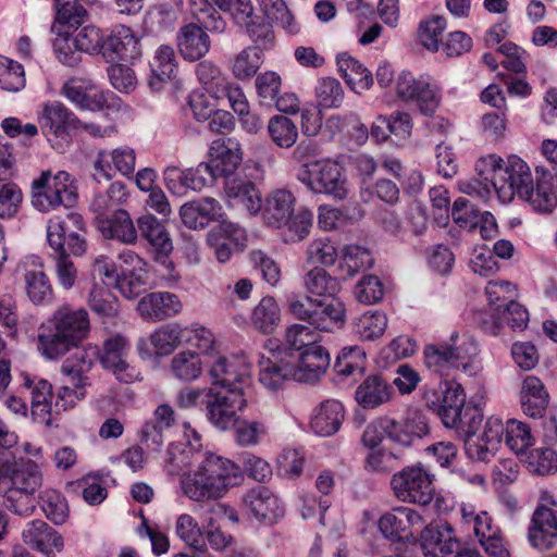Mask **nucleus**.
I'll return each mask as SVG.
<instances>
[{
    "label": "nucleus",
    "instance_id": "obj_1",
    "mask_svg": "<svg viewBox=\"0 0 557 557\" xmlns=\"http://www.w3.org/2000/svg\"><path fill=\"white\" fill-rule=\"evenodd\" d=\"M194 460L196 468L189 470L181 481L184 495L193 502L218 500L243 481L238 465L211 450L196 455Z\"/></svg>",
    "mask_w": 557,
    "mask_h": 557
},
{
    "label": "nucleus",
    "instance_id": "obj_2",
    "mask_svg": "<svg viewBox=\"0 0 557 557\" xmlns=\"http://www.w3.org/2000/svg\"><path fill=\"white\" fill-rule=\"evenodd\" d=\"M90 323L85 309L60 306L38 331V349L50 360L59 359L76 347L89 333Z\"/></svg>",
    "mask_w": 557,
    "mask_h": 557
},
{
    "label": "nucleus",
    "instance_id": "obj_3",
    "mask_svg": "<svg viewBox=\"0 0 557 557\" xmlns=\"http://www.w3.org/2000/svg\"><path fill=\"white\" fill-rule=\"evenodd\" d=\"M296 196L287 188L268 193L262 202V219L265 225L280 231L286 244L306 239L313 225V212L307 208L295 211Z\"/></svg>",
    "mask_w": 557,
    "mask_h": 557
},
{
    "label": "nucleus",
    "instance_id": "obj_4",
    "mask_svg": "<svg viewBox=\"0 0 557 557\" xmlns=\"http://www.w3.org/2000/svg\"><path fill=\"white\" fill-rule=\"evenodd\" d=\"M478 175L488 180L503 203L510 202L516 195L520 198L530 194L533 184L528 164L518 156H509L506 161L496 154H488L478 160L475 164Z\"/></svg>",
    "mask_w": 557,
    "mask_h": 557
},
{
    "label": "nucleus",
    "instance_id": "obj_5",
    "mask_svg": "<svg viewBox=\"0 0 557 557\" xmlns=\"http://www.w3.org/2000/svg\"><path fill=\"white\" fill-rule=\"evenodd\" d=\"M32 205L40 212H49L61 205H74L76 194L73 190L71 175L65 171H41L32 182Z\"/></svg>",
    "mask_w": 557,
    "mask_h": 557
},
{
    "label": "nucleus",
    "instance_id": "obj_6",
    "mask_svg": "<svg viewBox=\"0 0 557 557\" xmlns=\"http://www.w3.org/2000/svg\"><path fill=\"white\" fill-rule=\"evenodd\" d=\"M297 180L314 194H324L343 200L348 195L347 178L343 166L332 159L304 163Z\"/></svg>",
    "mask_w": 557,
    "mask_h": 557
},
{
    "label": "nucleus",
    "instance_id": "obj_7",
    "mask_svg": "<svg viewBox=\"0 0 557 557\" xmlns=\"http://www.w3.org/2000/svg\"><path fill=\"white\" fill-rule=\"evenodd\" d=\"M41 133L51 146L63 152L72 143L78 117L63 102L46 101L37 114Z\"/></svg>",
    "mask_w": 557,
    "mask_h": 557
},
{
    "label": "nucleus",
    "instance_id": "obj_8",
    "mask_svg": "<svg viewBox=\"0 0 557 557\" xmlns=\"http://www.w3.org/2000/svg\"><path fill=\"white\" fill-rule=\"evenodd\" d=\"M137 226L152 247L157 275L166 283L177 282L180 274L170 259L173 244L164 225L154 215L147 213L138 218Z\"/></svg>",
    "mask_w": 557,
    "mask_h": 557
},
{
    "label": "nucleus",
    "instance_id": "obj_9",
    "mask_svg": "<svg viewBox=\"0 0 557 557\" xmlns=\"http://www.w3.org/2000/svg\"><path fill=\"white\" fill-rule=\"evenodd\" d=\"M461 522L471 530L488 557H509L500 528L491 515L470 503L460 505Z\"/></svg>",
    "mask_w": 557,
    "mask_h": 557
},
{
    "label": "nucleus",
    "instance_id": "obj_10",
    "mask_svg": "<svg viewBox=\"0 0 557 557\" xmlns=\"http://www.w3.org/2000/svg\"><path fill=\"white\" fill-rule=\"evenodd\" d=\"M422 399L446 428H459L462 412L466 409V393L463 387L455 381L440 383L438 388H426Z\"/></svg>",
    "mask_w": 557,
    "mask_h": 557
},
{
    "label": "nucleus",
    "instance_id": "obj_11",
    "mask_svg": "<svg viewBox=\"0 0 557 557\" xmlns=\"http://www.w3.org/2000/svg\"><path fill=\"white\" fill-rule=\"evenodd\" d=\"M391 487L399 500L420 506L429 505L435 493L433 475L420 463L394 473Z\"/></svg>",
    "mask_w": 557,
    "mask_h": 557
},
{
    "label": "nucleus",
    "instance_id": "obj_12",
    "mask_svg": "<svg viewBox=\"0 0 557 557\" xmlns=\"http://www.w3.org/2000/svg\"><path fill=\"white\" fill-rule=\"evenodd\" d=\"M554 497L546 491L542 492L528 528V542L539 552H546L557 546V513Z\"/></svg>",
    "mask_w": 557,
    "mask_h": 557
},
{
    "label": "nucleus",
    "instance_id": "obj_13",
    "mask_svg": "<svg viewBox=\"0 0 557 557\" xmlns=\"http://www.w3.org/2000/svg\"><path fill=\"white\" fill-rule=\"evenodd\" d=\"M207 364L211 383L223 387L222 392L246 395L250 389V370L244 360L213 355Z\"/></svg>",
    "mask_w": 557,
    "mask_h": 557
},
{
    "label": "nucleus",
    "instance_id": "obj_14",
    "mask_svg": "<svg viewBox=\"0 0 557 557\" xmlns=\"http://www.w3.org/2000/svg\"><path fill=\"white\" fill-rule=\"evenodd\" d=\"M129 351V341L125 336L116 334L103 342L102 350L98 355L102 367L110 370L120 382L125 384L134 382L139 376V372L127 361Z\"/></svg>",
    "mask_w": 557,
    "mask_h": 557
},
{
    "label": "nucleus",
    "instance_id": "obj_15",
    "mask_svg": "<svg viewBox=\"0 0 557 557\" xmlns=\"http://www.w3.org/2000/svg\"><path fill=\"white\" fill-rule=\"evenodd\" d=\"M377 524L385 537L393 541H408L421 533L425 520L417 510L398 506L384 513Z\"/></svg>",
    "mask_w": 557,
    "mask_h": 557
},
{
    "label": "nucleus",
    "instance_id": "obj_16",
    "mask_svg": "<svg viewBox=\"0 0 557 557\" xmlns=\"http://www.w3.org/2000/svg\"><path fill=\"white\" fill-rule=\"evenodd\" d=\"M211 159L205 162V173L215 180L228 177L239 166L243 152L239 143L235 138L216 139L210 147Z\"/></svg>",
    "mask_w": 557,
    "mask_h": 557
},
{
    "label": "nucleus",
    "instance_id": "obj_17",
    "mask_svg": "<svg viewBox=\"0 0 557 557\" xmlns=\"http://www.w3.org/2000/svg\"><path fill=\"white\" fill-rule=\"evenodd\" d=\"M505 433V425L499 418L490 417L478 436L465 440L467 456L475 461L488 462L494 457Z\"/></svg>",
    "mask_w": 557,
    "mask_h": 557
},
{
    "label": "nucleus",
    "instance_id": "obj_18",
    "mask_svg": "<svg viewBox=\"0 0 557 557\" xmlns=\"http://www.w3.org/2000/svg\"><path fill=\"white\" fill-rule=\"evenodd\" d=\"M60 94L81 110L100 111L107 106L104 92L90 78L72 77L63 84Z\"/></svg>",
    "mask_w": 557,
    "mask_h": 557
},
{
    "label": "nucleus",
    "instance_id": "obj_19",
    "mask_svg": "<svg viewBox=\"0 0 557 557\" xmlns=\"http://www.w3.org/2000/svg\"><path fill=\"white\" fill-rule=\"evenodd\" d=\"M246 406L245 394L219 392L207 404V417L215 428L225 431L235 426L237 412Z\"/></svg>",
    "mask_w": 557,
    "mask_h": 557
},
{
    "label": "nucleus",
    "instance_id": "obj_20",
    "mask_svg": "<svg viewBox=\"0 0 557 557\" xmlns=\"http://www.w3.org/2000/svg\"><path fill=\"white\" fill-rule=\"evenodd\" d=\"M101 54L108 62L136 60L141 55L139 39L129 27L116 26L103 38Z\"/></svg>",
    "mask_w": 557,
    "mask_h": 557
},
{
    "label": "nucleus",
    "instance_id": "obj_21",
    "mask_svg": "<svg viewBox=\"0 0 557 557\" xmlns=\"http://www.w3.org/2000/svg\"><path fill=\"white\" fill-rule=\"evenodd\" d=\"M420 540L425 557H455L459 550V543L446 522L424 524Z\"/></svg>",
    "mask_w": 557,
    "mask_h": 557
},
{
    "label": "nucleus",
    "instance_id": "obj_22",
    "mask_svg": "<svg viewBox=\"0 0 557 557\" xmlns=\"http://www.w3.org/2000/svg\"><path fill=\"white\" fill-rule=\"evenodd\" d=\"M446 346L449 347L456 370H461L469 376H475L482 370L478 343L472 336L455 332L446 342Z\"/></svg>",
    "mask_w": 557,
    "mask_h": 557
},
{
    "label": "nucleus",
    "instance_id": "obj_23",
    "mask_svg": "<svg viewBox=\"0 0 557 557\" xmlns=\"http://www.w3.org/2000/svg\"><path fill=\"white\" fill-rule=\"evenodd\" d=\"M183 310L178 296L169 292H154L144 296L137 305L140 317L147 321H163Z\"/></svg>",
    "mask_w": 557,
    "mask_h": 557
},
{
    "label": "nucleus",
    "instance_id": "obj_24",
    "mask_svg": "<svg viewBox=\"0 0 557 557\" xmlns=\"http://www.w3.org/2000/svg\"><path fill=\"white\" fill-rule=\"evenodd\" d=\"M505 312H487L481 321L482 330L493 336L500 333L503 326L507 324L513 331H522L528 326L529 312L518 301H507L502 308Z\"/></svg>",
    "mask_w": 557,
    "mask_h": 557
},
{
    "label": "nucleus",
    "instance_id": "obj_25",
    "mask_svg": "<svg viewBox=\"0 0 557 557\" xmlns=\"http://www.w3.org/2000/svg\"><path fill=\"white\" fill-rule=\"evenodd\" d=\"M224 215L221 203L211 197L186 202L180 209L183 224L193 230L205 228L210 222L220 221Z\"/></svg>",
    "mask_w": 557,
    "mask_h": 557
},
{
    "label": "nucleus",
    "instance_id": "obj_26",
    "mask_svg": "<svg viewBox=\"0 0 557 557\" xmlns=\"http://www.w3.org/2000/svg\"><path fill=\"white\" fill-rule=\"evenodd\" d=\"M330 354L321 345H313L300 352L298 362L293 364L294 380L300 383L318 381L330 366Z\"/></svg>",
    "mask_w": 557,
    "mask_h": 557
},
{
    "label": "nucleus",
    "instance_id": "obj_27",
    "mask_svg": "<svg viewBox=\"0 0 557 557\" xmlns=\"http://www.w3.org/2000/svg\"><path fill=\"white\" fill-rule=\"evenodd\" d=\"M22 537L25 544L48 556L63 548L62 536L42 520L28 522L22 532Z\"/></svg>",
    "mask_w": 557,
    "mask_h": 557
},
{
    "label": "nucleus",
    "instance_id": "obj_28",
    "mask_svg": "<svg viewBox=\"0 0 557 557\" xmlns=\"http://www.w3.org/2000/svg\"><path fill=\"white\" fill-rule=\"evenodd\" d=\"M205 162L197 168L182 170L177 166H168L164 170V183L168 189L177 196L185 195L188 190L200 191L207 185Z\"/></svg>",
    "mask_w": 557,
    "mask_h": 557
},
{
    "label": "nucleus",
    "instance_id": "obj_29",
    "mask_svg": "<svg viewBox=\"0 0 557 557\" xmlns=\"http://www.w3.org/2000/svg\"><path fill=\"white\" fill-rule=\"evenodd\" d=\"M23 387L29 393L32 413L41 423L50 425V413L53 410V393L51 384L44 379L30 377L23 373Z\"/></svg>",
    "mask_w": 557,
    "mask_h": 557
},
{
    "label": "nucleus",
    "instance_id": "obj_30",
    "mask_svg": "<svg viewBox=\"0 0 557 557\" xmlns=\"http://www.w3.org/2000/svg\"><path fill=\"white\" fill-rule=\"evenodd\" d=\"M225 195L228 205L243 207L249 214H257L261 211L262 199L256 184L246 178H232L226 182Z\"/></svg>",
    "mask_w": 557,
    "mask_h": 557
},
{
    "label": "nucleus",
    "instance_id": "obj_31",
    "mask_svg": "<svg viewBox=\"0 0 557 557\" xmlns=\"http://www.w3.org/2000/svg\"><path fill=\"white\" fill-rule=\"evenodd\" d=\"M211 46V40L206 30L197 23L182 26L177 33V47L182 57L189 61H196L205 57Z\"/></svg>",
    "mask_w": 557,
    "mask_h": 557
},
{
    "label": "nucleus",
    "instance_id": "obj_32",
    "mask_svg": "<svg viewBox=\"0 0 557 557\" xmlns=\"http://www.w3.org/2000/svg\"><path fill=\"white\" fill-rule=\"evenodd\" d=\"M549 395L535 375H527L521 383L520 404L523 412L534 419L542 418L548 406Z\"/></svg>",
    "mask_w": 557,
    "mask_h": 557
},
{
    "label": "nucleus",
    "instance_id": "obj_33",
    "mask_svg": "<svg viewBox=\"0 0 557 557\" xmlns=\"http://www.w3.org/2000/svg\"><path fill=\"white\" fill-rule=\"evenodd\" d=\"M244 504L256 519L270 523L284 513L277 498L263 486L248 491L244 497Z\"/></svg>",
    "mask_w": 557,
    "mask_h": 557
},
{
    "label": "nucleus",
    "instance_id": "obj_34",
    "mask_svg": "<svg viewBox=\"0 0 557 557\" xmlns=\"http://www.w3.org/2000/svg\"><path fill=\"white\" fill-rule=\"evenodd\" d=\"M392 386L380 375L366 377L355 392L356 401L364 409H374L391 400Z\"/></svg>",
    "mask_w": 557,
    "mask_h": 557
},
{
    "label": "nucleus",
    "instance_id": "obj_35",
    "mask_svg": "<svg viewBox=\"0 0 557 557\" xmlns=\"http://www.w3.org/2000/svg\"><path fill=\"white\" fill-rule=\"evenodd\" d=\"M344 420V407L335 399L323 401L311 417V428L318 435L330 436L336 433Z\"/></svg>",
    "mask_w": 557,
    "mask_h": 557
},
{
    "label": "nucleus",
    "instance_id": "obj_36",
    "mask_svg": "<svg viewBox=\"0 0 557 557\" xmlns=\"http://www.w3.org/2000/svg\"><path fill=\"white\" fill-rule=\"evenodd\" d=\"M308 323L318 333L334 332L341 329L345 323V307L343 302L337 299H332L327 305L317 302Z\"/></svg>",
    "mask_w": 557,
    "mask_h": 557
},
{
    "label": "nucleus",
    "instance_id": "obj_37",
    "mask_svg": "<svg viewBox=\"0 0 557 557\" xmlns=\"http://www.w3.org/2000/svg\"><path fill=\"white\" fill-rule=\"evenodd\" d=\"M83 227V218L77 213H70L65 218L54 215L48 220L47 239L54 252H65V242L69 233Z\"/></svg>",
    "mask_w": 557,
    "mask_h": 557
},
{
    "label": "nucleus",
    "instance_id": "obj_38",
    "mask_svg": "<svg viewBox=\"0 0 557 557\" xmlns=\"http://www.w3.org/2000/svg\"><path fill=\"white\" fill-rule=\"evenodd\" d=\"M151 77L149 85L152 89H160L161 84L170 81L176 72L174 49L170 46H160L150 62Z\"/></svg>",
    "mask_w": 557,
    "mask_h": 557
},
{
    "label": "nucleus",
    "instance_id": "obj_39",
    "mask_svg": "<svg viewBox=\"0 0 557 557\" xmlns=\"http://www.w3.org/2000/svg\"><path fill=\"white\" fill-rule=\"evenodd\" d=\"M187 331L178 323H169L158 327L150 335V344L156 355L169 356L184 343Z\"/></svg>",
    "mask_w": 557,
    "mask_h": 557
},
{
    "label": "nucleus",
    "instance_id": "obj_40",
    "mask_svg": "<svg viewBox=\"0 0 557 557\" xmlns=\"http://www.w3.org/2000/svg\"><path fill=\"white\" fill-rule=\"evenodd\" d=\"M292 363L284 360H262L260 362L259 382L269 391L275 392L288 380H294Z\"/></svg>",
    "mask_w": 557,
    "mask_h": 557
},
{
    "label": "nucleus",
    "instance_id": "obj_41",
    "mask_svg": "<svg viewBox=\"0 0 557 557\" xmlns=\"http://www.w3.org/2000/svg\"><path fill=\"white\" fill-rule=\"evenodd\" d=\"M103 235L111 239L132 245L137 240V231L125 210H115L112 216L101 226Z\"/></svg>",
    "mask_w": 557,
    "mask_h": 557
},
{
    "label": "nucleus",
    "instance_id": "obj_42",
    "mask_svg": "<svg viewBox=\"0 0 557 557\" xmlns=\"http://www.w3.org/2000/svg\"><path fill=\"white\" fill-rule=\"evenodd\" d=\"M99 355L97 346L77 350L72 358L66 359L62 364V373L65 377H73L77 384L87 382L86 373L91 369L96 357Z\"/></svg>",
    "mask_w": 557,
    "mask_h": 557
},
{
    "label": "nucleus",
    "instance_id": "obj_43",
    "mask_svg": "<svg viewBox=\"0 0 557 557\" xmlns=\"http://www.w3.org/2000/svg\"><path fill=\"white\" fill-rule=\"evenodd\" d=\"M341 76L352 88H369L372 85L371 73L358 60L343 52L336 58Z\"/></svg>",
    "mask_w": 557,
    "mask_h": 557
},
{
    "label": "nucleus",
    "instance_id": "obj_44",
    "mask_svg": "<svg viewBox=\"0 0 557 557\" xmlns=\"http://www.w3.org/2000/svg\"><path fill=\"white\" fill-rule=\"evenodd\" d=\"M387 317L379 310H369L359 315L352 323V332L363 341L380 338L387 326Z\"/></svg>",
    "mask_w": 557,
    "mask_h": 557
},
{
    "label": "nucleus",
    "instance_id": "obj_45",
    "mask_svg": "<svg viewBox=\"0 0 557 557\" xmlns=\"http://www.w3.org/2000/svg\"><path fill=\"white\" fill-rule=\"evenodd\" d=\"M24 283L26 295L33 304L44 305L52 301V285L44 270H27L24 273Z\"/></svg>",
    "mask_w": 557,
    "mask_h": 557
},
{
    "label": "nucleus",
    "instance_id": "obj_46",
    "mask_svg": "<svg viewBox=\"0 0 557 557\" xmlns=\"http://www.w3.org/2000/svg\"><path fill=\"white\" fill-rule=\"evenodd\" d=\"M281 312L277 302L273 297H263L253 308L251 323L258 331L270 334L278 326Z\"/></svg>",
    "mask_w": 557,
    "mask_h": 557
},
{
    "label": "nucleus",
    "instance_id": "obj_47",
    "mask_svg": "<svg viewBox=\"0 0 557 557\" xmlns=\"http://www.w3.org/2000/svg\"><path fill=\"white\" fill-rule=\"evenodd\" d=\"M268 134L273 144L280 148L288 149L298 139V128L287 116L274 115L268 122Z\"/></svg>",
    "mask_w": 557,
    "mask_h": 557
},
{
    "label": "nucleus",
    "instance_id": "obj_48",
    "mask_svg": "<svg viewBox=\"0 0 557 557\" xmlns=\"http://www.w3.org/2000/svg\"><path fill=\"white\" fill-rule=\"evenodd\" d=\"M304 284L309 294L332 299H335L341 288L338 281L319 267L313 268L305 275Z\"/></svg>",
    "mask_w": 557,
    "mask_h": 557
},
{
    "label": "nucleus",
    "instance_id": "obj_49",
    "mask_svg": "<svg viewBox=\"0 0 557 557\" xmlns=\"http://www.w3.org/2000/svg\"><path fill=\"white\" fill-rule=\"evenodd\" d=\"M57 21L69 27L82 25L87 16V7L95 5L97 0H54Z\"/></svg>",
    "mask_w": 557,
    "mask_h": 557
},
{
    "label": "nucleus",
    "instance_id": "obj_50",
    "mask_svg": "<svg viewBox=\"0 0 557 557\" xmlns=\"http://www.w3.org/2000/svg\"><path fill=\"white\" fill-rule=\"evenodd\" d=\"M170 369L172 374L180 381L191 382L202 373L203 362L198 354L186 350L173 357Z\"/></svg>",
    "mask_w": 557,
    "mask_h": 557
},
{
    "label": "nucleus",
    "instance_id": "obj_51",
    "mask_svg": "<svg viewBox=\"0 0 557 557\" xmlns=\"http://www.w3.org/2000/svg\"><path fill=\"white\" fill-rule=\"evenodd\" d=\"M424 364L433 373L450 376L455 369L449 347L446 343L426 345L423 350Z\"/></svg>",
    "mask_w": 557,
    "mask_h": 557
},
{
    "label": "nucleus",
    "instance_id": "obj_52",
    "mask_svg": "<svg viewBox=\"0 0 557 557\" xmlns=\"http://www.w3.org/2000/svg\"><path fill=\"white\" fill-rule=\"evenodd\" d=\"M429 433V424L421 413L414 411L411 412L404 424H399L396 421V430L393 434V442L400 445L407 446L412 443L413 440H419Z\"/></svg>",
    "mask_w": 557,
    "mask_h": 557
},
{
    "label": "nucleus",
    "instance_id": "obj_53",
    "mask_svg": "<svg viewBox=\"0 0 557 557\" xmlns=\"http://www.w3.org/2000/svg\"><path fill=\"white\" fill-rule=\"evenodd\" d=\"M88 306L101 319L113 318L119 312V300L104 283L92 286Z\"/></svg>",
    "mask_w": 557,
    "mask_h": 557
},
{
    "label": "nucleus",
    "instance_id": "obj_54",
    "mask_svg": "<svg viewBox=\"0 0 557 557\" xmlns=\"http://www.w3.org/2000/svg\"><path fill=\"white\" fill-rule=\"evenodd\" d=\"M196 75L199 83L206 88L212 98L219 99L225 90L227 76L211 61H201L196 66Z\"/></svg>",
    "mask_w": 557,
    "mask_h": 557
},
{
    "label": "nucleus",
    "instance_id": "obj_55",
    "mask_svg": "<svg viewBox=\"0 0 557 557\" xmlns=\"http://www.w3.org/2000/svg\"><path fill=\"white\" fill-rule=\"evenodd\" d=\"M177 20V13L170 3L153 5L145 18V27L151 34H161L171 30Z\"/></svg>",
    "mask_w": 557,
    "mask_h": 557
},
{
    "label": "nucleus",
    "instance_id": "obj_56",
    "mask_svg": "<svg viewBox=\"0 0 557 557\" xmlns=\"http://www.w3.org/2000/svg\"><path fill=\"white\" fill-rule=\"evenodd\" d=\"M366 352L357 345L344 347L336 357L334 368L339 375L351 376L362 374Z\"/></svg>",
    "mask_w": 557,
    "mask_h": 557
},
{
    "label": "nucleus",
    "instance_id": "obj_57",
    "mask_svg": "<svg viewBox=\"0 0 557 557\" xmlns=\"http://www.w3.org/2000/svg\"><path fill=\"white\" fill-rule=\"evenodd\" d=\"M176 535L190 548L198 553L205 550L203 531L199 527L196 519L188 515L182 513L177 517L175 523Z\"/></svg>",
    "mask_w": 557,
    "mask_h": 557
},
{
    "label": "nucleus",
    "instance_id": "obj_58",
    "mask_svg": "<svg viewBox=\"0 0 557 557\" xmlns=\"http://www.w3.org/2000/svg\"><path fill=\"white\" fill-rule=\"evenodd\" d=\"M127 191L122 182L112 183L104 194H97L90 202V209L103 215L110 211L119 210L117 207L125 202Z\"/></svg>",
    "mask_w": 557,
    "mask_h": 557
},
{
    "label": "nucleus",
    "instance_id": "obj_59",
    "mask_svg": "<svg viewBox=\"0 0 557 557\" xmlns=\"http://www.w3.org/2000/svg\"><path fill=\"white\" fill-rule=\"evenodd\" d=\"M315 99L320 108H339L344 100V89L336 78H320L315 86Z\"/></svg>",
    "mask_w": 557,
    "mask_h": 557
},
{
    "label": "nucleus",
    "instance_id": "obj_60",
    "mask_svg": "<svg viewBox=\"0 0 557 557\" xmlns=\"http://www.w3.org/2000/svg\"><path fill=\"white\" fill-rule=\"evenodd\" d=\"M11 472V485L24 492L36 495V492L41 487L42 474L38 467L33 462L24 463Z\"/></svg>",
    "mask_w": 557,
    "mask_h": 557
},
{
    "label": "nucleus",
    "instance_id": "obj_61",
    "mask_svg": "<svg viewBox=\"0 0 557 557\" xmlns=\"http://www.w3.org/2000/svg\"><path fill=\"white\" fill-rule=\"evenodd\" d=\"M258 3L269 20L290 34L298 32V25L284 0H258Z\"/></svg>",
    "mask_w": 557,
    "mask_h": 557
},
{
    "label": "nucleus",
    "instance_id": "obj_62",
    "mask_svg": "<svg viewBox=\"0 0 557 557\" xmlns=\"http://www.w3.org/2000/svg\"><path fill=\"white\" fill-rule=\"evenodd\" d=\"M396 430V421L388 417H381L370 422L362 434V444L371 449H376L384 437L393 441Z\"/></svg>",
    "mask_w": 557,
    "mask_h": 557
},
{
    "label": "nucleus",
    "instance_id": "obj_63",
    "mask_svg": "<svg viewBox=\"0 0 557 557\" xmlns=\"http://www.w3.org/2000/svg\"><path fill=\"white\" fill-rule=\"evenodd\" d=\"M488 312H505L502 308L508 301L515 300L516 285L509 281H490L485 287Z\"/></svg>",
    "mask_w": 557,
    "mask_h": 557
},
{
    "label": "nucleus",
    "instance_id": "obj_64",
    "mask_svg": "<svg viewBox=\"0 0 557 557\" xmlns=\"http://www.w3.org/2000/svg\"><path fill=\"white\" fill-rule=\"evenodd\" d=\"M39 504L47 518L57 524L63 523L67 516V504L60 492L53 488H46L40 492Z\"/></svg>",
    "mask_w": 557,
    "mask_h": 557
}]
</instances>
